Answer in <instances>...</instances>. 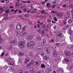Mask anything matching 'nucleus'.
Segmentation results:
<instances>
[{
  "instance_id": "47",
  "label": "nucleus",
  "mask_w": 73,
  "mask_h": 73,
  "mask_svg": "<svg viewBox=\"0 0 73 73\" xmlns=\"http://www.w3.org/2000/svg\"><path fill=\"white\" fill-rule=\"evenodd\" d=\"M60 70H61L62 72H64V70H63V69H62V68H60L59 69Z\"/></svg>"
},
{
  "instance_id": "50",
  "label": "nucleus",
  "mask_w": 73,
  "mask_h": 73,
  "mask_svg": "<svg viewBox=\"0 0 73 73\" xmlns=\"http://www.w3.org/2000/svg\"><path fill=\"white\" fill-rule=\"evenodd\" d=\"M44 31H48V29H46V28H44Z\"/></svg>"
},
{
  "instance_id": "37",
  "label": "nucleus",
  "mask_w": 73,
  "mask_h": 73,
  "mask_svg": "<svg viewBox=\"0 0 73 73\" xmlns=\"http://www.w3.org/2000/svg\"><path fill=\"white\" fill-rule=\"evenodd\" d=\"M37 32H38L39 34H40V33H41V30H40V29H39L37 30Z\"/></svg>"
},
{
  "instance_id": "34",
  "label": "nucleus",
  "mask_w": 73,
  "mask_h": 73,
  "mask_svg": "<svg viewBox=\"0 0 73 73\" xmlns=\"http://www.w3.org/2000/svg\"><path fill=\"white\" fill-rule=\"evenodd\" d=\"M56 45L57 46H60V43H57L56 44Z\"/></svg>"
},
{
  "instance_id": "4",
  "label": "nucleus",
  "mask_w": 73,
  "mask_h": 73,
  "mask_svg": "<svg viewBox=\"0 0 73 73\" xmlns=\"http://www.w3.org/2000/svg\"><path fill=\"white\" fill-rule=\"evenodd\" d=\"M16 28L18 30H20L21 29V26L20 25V23H18L16 27Z\"/></svg>"
},
{
  "instance_id": "53",
  "label": "nucleus",
  "mask_w": 73,
  "mask_h": 73,
  "mask_svg": "<svg viewBox=\"0 0 73 73\" xmlns=\"http://www.w3.org/2000/svg\"><path fill=\"white\" fill-rule=\"evenodd\" d=\"M22 3H27V1H22Z\"/></svg>"
},
{
  "instance_id": "60",
  "label": "nucleus",
  "mask_w": 73,
  "mask_h": 73,
  "mask_svg": "<svg viewBox=\"0 0 73 73\" xmlns=\"http://www.w3.org/2000/svg\"><path fill=\"white\" fill-rule=\"evenodd\" d=\"M44 50L45 51H46V50L47 51V50H48L47 49V48H44Z\"/></svg>"
},
{
  "instance_id": "56",
  "label": "nucleus",
  "mask_w": 73,
  "mask_h": 73,
  "mask_svg": "<svg viewBox=\"0 0 73 73\" xmlns=\"http://www.w3.org/2000/svg\"><path fill=\"white\" fill-rule=\"evenodd\" d=\"M10 8L12 9V8H14V7L13 6H10Z\"/></svg>"
},
{
  "instance_id": "13",
  "label": "nucleus",
  "mask_w": 73,
  "mask_h": 73,
  "mask_svg": "<svg viewBox=\"0 0 73 73\" xmlns=\"http://www.w3.org/2000/svg\"><path fill=\"white\" fill-rule=\"evenodd\" d=\"M44 59L45 60H48V59H49V57H47L46 56H44Z\"/></svg>"
},
{
  "instance_id": "33",
  "label": "nucleus",
  "mask_w": 73,
  "mask_h": 73,
  "mask_svg": "<svg viewBox=\"0 0 73 73\" xmlns=\"http://www.w3.org/2000/svg\"><path fill=\"white\" fill-rule=\"evenodd\" d=\"M29 16V15L28 14H25V17H28Z\"/></svg>"
},
{
  "instance_id": "27",
  "label": "nucleus",
  "mask_w": 73,
  "mask_h": 73,
  "mask_svg": "<svg viewBox=\"0 0 73 73\" xmlns=\"http://www.w3.org/2000/svg\"><path fill=\"white\" fill-rule=\"evenodd\" d=\"M27 46L28 47H29V46H31L30 42H29L27 44Z\"/></svg>"
},
{
  "instance_id": "42",
  "label": "nucleus",
  "mask_w": 73,
  "mask_h": 73,
  "mask_svg": "<svg viewBox=\"0 0 73 73\" xmlns=\"http://www.w3.org/2000/svg\"><path fill=\"white\" fill-rule=\"evenodd\" d=\"M19 17H21V19H22V20H24V17H23V16H19Z\"/></svg>"
},
{
  "instance_id": "64",
  "label": "nucleus",
  "mask_w": 73,
  "mask_h": 73,
  "mask_svg": "<svg viewBox=\"0 0 73 73\" xmlns=\"http://www.w3.org/2000/svg\"><path fill=\"white\" fill-rule=\"evenodd\" d=\"M63 8H65V7H66V5H63Z\"/></svg>"
},
{
  "instance_id": "63",
  "label": "nucleus",
  "mask_w": 73,
  "mask_h": 73,
  "mask_svg": "<svg viewBox=\"0 0 73 73\" xmlns=\"http://www.w3.org/2000/svg\"><path fill=\"white\" fill-rule=\"evenodd\" d=\"M19 13H22V11L21 10H20L19 11Z\"/></svg>"
},
{
  "instance_id": "45",
  "label": "nucleus",
  "mask_w": 73,
  "mask_h": 73,
  "mask_svg": "<svg viewBox=\"0 0 73 73\" xmlns=\"http://www.w3.org/2000/svg\"><path fill=\"white\" fill-rule=\"evenodd\" d=\"M69 17H67L65 18V20L66 21L67 20H68V19H69Z\"/></svg>"
},
{
  "instance_id": "32",
  "label": "nucleus",
  "mask_w": 73,
  "mask_h": 73,
  "mask_svg": "<svg viewBox=\"0 0 73 73\" xmlns=\"http://www.w3.org/2000/svg\"><path fill=\"white\" fill-rule=\"evenodd\" d=\"M63 23L64 25H65V24H66V20H64L63 21Z\"/></svg>"
},
{
  "instance_id": "3",
  "label": "nucleus",
  "mask_w": 73,
  "mask_h": 73,
  "mask_svg": "<svg viewBox=\"0 0 73 73\" xmlns=\"http://www.w3.org/2000/svg\"><path fill=\"white\" fill-rule=\"evenodd\" d=\"M63 36V34H62V33H58L57 34L56 37L57 38H58L59 37H62V36Z\"/></svg>"
},
{
  "instance_id": "29",
  "label": "nucleus",
  "mask_w": 73,
  "mask_h": 73,
  "mask_svg": "<svg viewBox=\"0 0 73 73\" xmlns=\"http://www.w3.org/2000/svg\"><path fill=\"white\" fill-rule=\"evenodd\" d=\"M50 52V49H48L47 50V53L48 54Z\"/></svg>"
},
{
  "instance_id": "19",
  "label": "nucleus",
  "mask_w": 73,
  "mask_h": 73,
  "mask_svg": "<svg viewBox=\"0 0 73 73\" xmlns=\"http://www.w3.org/2000/svg\"><path fill=\"white\" fill-rule=\"evenodd\" d=\"M59 17H62V14H60L58 13H57L56 14Z\"/></svg>"
},
{
  "instance_id": "1",
  "label": "nucleus",
  "mask_w": 73,
  "mask_h": 73,
  "mask_svg": "<svg viewBox=\"0 0 73 73\" xmlns=\"http://www.w3.org/2000/svg\"><path fill=\"white\" fill-rule=\"evenodd\" d=\"M27 26H24L22 28V32H21L20 35L21 36H25L27 35V32L26 31V28Z\"/></svg>"
},
{
  "instance_id": "48",
  "label": "nucleus",
  "mask_w": 73,
  "mask_h": 73,
  "mask_svg": "<svg viewBox=\"0 0 73 73\" xmlns=\"http://www.w3.org/2000/svg\"><path fill=\"white\" fill-rule=\"evenodd\" d=\"M4 53H5L4 52H3L2 53V54H1V57H3V56H4Z\"/></svg>"
},
{
  "instance_id": "35",
  "label": "nucleus",
  "mask_w": 73,
  "mask_h": 73,
  "mask_svg": "<svg viewBox=\"0 0 73 73\" xmlns=\"http://www.w3.org/2000/svg\"><path fill=\"white\" fill-rule=\"evenodd\" d=\"M9 11L10 10L9 9L7 10L6 11H5V13H9Z\"/></svg>"
},
{
  "instance_id": "8",
  "label": "nucleus",
  "mask_w": 73,
  "mask_h": 73,
  "mask_svg": "<svg viewBox=\"0 0 73 73\" xmlns=\"http://www.w3.org/2000/svg\"><path fill=\"white\" fill-rule=\"evenodd\" d=\"M65 60L66 62H69L71 61V58H68L67 59H65Z\"/></svg>"
},
{
  "instance_id": "30",
  "label": "nucleus",
  "mask_w": 73,
  "mask_h": 73,
  "mask_svg": "<svg viewBox=\"0 0 73 73\" xmlns=\"http://www.w3.org/2000/svg\"><path fill=\"white\" fill-rule=\"evenodd\" d=\"M33 68H31L30 70V72H33Z\"/></svg>"
},
{
  "instance_id": "9",
  "label": "nucleus",
  "mask_w": 73,
  "mask_h": 73,
  "mask_svg": "<svg viewBox=\"0 0 73 73\" xmlns=\"http://www.w3.org/2000/svg\"><path fill=\"white\" fill-rule=\"evenodd\" d=\"M30 60V59L29 58H27L25 59V61H24L25 64H27L28 61H29V60Z\"/></svg>"
},
{
  "instance_id": "26",
  "label": "nucleus",
  "mask_w": 73,
  "mask_h": 73,
  "mask_svg": "<svg viewBox=\"0 0 73 73\" xmlns=\"http://www.w3.org/2000/svg\"><path fill=\"white\" fill-rule=\"evenodd\" d=\"M23 69H20L18 72V73H23Z\"/></svg>"
},
{
  "instance_id": "28",
  "label": "nucleus",
  "mask_w": 73,
  "mask_h": 73,
  "mask_svg": "<svg viewBox=\"0 0 73 73\" xmlns=\"http://www.w3.org/2000/svg\"><path fill=\"white\" fill-rule=\"evenodd\" d=\"M19 6V5L18 4H16L15 6V8H18Z\"/></svg>"
},
{
  "instance_id": "2",
  "label": "nucleus",
  "mask_w": 73,
  "mask_h": 73,
  "mask_svg": "<svg viewBox=\"0 0 73 73\" xmlns=\"http://www.w3.org/2000/svg\"><path fill=\"white\" fill-rule=\"evenodd\" d=\"M18 46L20 48H23L25 46V43L24 42H20L18 43Z\"/></svg>"
},
{
  "instance_id": "21",
  "label": "nucleus",
  "mask_w": 73,
  "mask_h": 73,
  "mask_svg": "<svg viewBox=\"0 0 73 73\" xmlns=\"http://www.w3.org/2000/svg\"><path fill=\"white\" fill-rule=\"evenodd\" d=\"M33 65H36V64H39V62H34L33 63Z\"/></svg>"
},
{
  "instance_id": "40",
  "label": "nucleus",
  "mask_w": 73,
  "mask_h": 73,
  "mask_svg": "<svg viewBox=\"0 0 73 73\" xmlns=\"http://www.w3.org/2000/svg\"><path fill=\"white\" fill-rule=\"evenodd\" d=\"M72 33H73V31H72V30H70L69 32V34L70 35V34H72Z\"/></svg>"
},
{
  "instance_id": "38",
  "label": "nucleus",
  "mask_w": 73,
  "mask_h": 73,
  "mask_svg": "<svg viewBox=\"0 0 73 73\" xmlns=\"http://www.w3.org/2000/svg\"><path fill=\"white\" fill-rule=\"evenodd\" d=\"M37 39L38 41H40V40H41V37H38L37 38Z\"/></svg>"
},
{
  "instance_id": "22",
  "label": "nucleus",
  "mask_w": 73,
  "mask_h": 73,
  "mask_svg": "<svg viewBox=\"0 0 73 73\" xmlns=\"http://www.w3.org/2000/svg\"><path fill=\"white\" fill-rule=\"evenodd\" d=\"M41 67L42 68H45V65H44V64H42L41 65Z\"/></svg>"
},
{
  "instance_id": "20",
  "label": "nucleus",
  "mask_w": 73,
  "mask_h": 73,
  "mask_svg": "<svg viewBox=\"0 0 73 73\" xmlns=\"http://www.w3.org/2000/svg\"><path fill=\"white\" fill-rule=\"evenodd\" d=\"M73 68V66H71L69 68V71H70Z\"/></svg>"
},
{
  "instance_id": "17",
  "label": "nucleus",
  "mask_w": 73,
  "mask_h": 73,
  "mask_svg": "<svg viewBox=\"0 0 73 73\" xmlns=\"http://www.w3.org/2000/svg\"><path fill=\"white\" fill-rule=\"evenodd\" d=\"M30 42L31 46H33L35 45V42H34L31 41Z\"/></svg>"
},
{
  "instance_id": "46",
  "label": "nucleus",
  "mask_w": 73,
  "mask_h": 73,
  "mask_svg": "<svg viewBox=\"0 0 73 73\" xmlns=\"http://www.w3.org/2000/svg\"><path fill=\"white\" fill-rule=\"evenodd\" d=\"M39 8L40 9H44V7H42V6H40L39 7Z\"/></svg>"
},
{
  "instance_id": "36",
  "label": "nucleus",
  "mask_w": 73,
  "mask_h": 73,
  "mask_svg": "<svg viewBox=\"0 0 73 73\" xmlns=\"http://www.w3.org/2000/svg\"><path fill=\"white\" fill-rule=\"evenodd\" d=\"M20 56H23V55H24V53H22L20 52Z\"/></svg>"
},
{
  "instance_id": "58",
  "label": "nucleus",
  "mask_w": 73,
  "mask_h": 73,
  "mask_svg": "<svg viewBox=\"0 0 73 73\" xmlns=\"http://www.w3.org/2000/svg\"><path fill=\"white\" fill-rule=\"evenodd\" d=\"M29 24H30V25H31V24H32V22H29Z\"/></svg>"
},
{
  "instance_id": "62",
  "label": "nucleus",
  "mask_w": 73,
  "mask_h": 73,
  "mask_svg": "<svg viewBox=\"0 0 73 73\" xmlns=\"http://www.w3.org/2000/svg\"><path fill=\"white\" fill-rule=\"evenodd\" d=\"M52 23H53V24H55V23H56V22H54L53 21H52Z\"/></svg>"
},
{
  "instance_id": "24",
  "label": "nucleus",
  "mask_w": 73,
  "mask_h": 73,
  "mask_svg": "<svg viewBox=\"0 0 73 73\" xmlns=\"http://www.w3.org/2000/svg\"><path fill=\"white\" fill-rule=\"evenodd\" d=\"M51 19H48L47 20V23H51Z\"/></svg>"
},
{
  "instance_id": "55",
  "label": "nucleus",
  "mask_w": 73,
  "mask_h": 73,
  "mask_svg": "<svg viewBox=\"0 0 73 73\" xmlns=\"http://www.w3.org/2000/svg\"><path fill=\"white\" fill-rule=\"evenodd\" d=\"M45 11H42L41 13L42 14H43V13H45Z\"/></svg>"
},
{
  "instance_id": "12",
  "label": "nucleus",
  "mask_w": 73,
  "mask_h": 73,
  "mask_svg": "<svg viewBox=\"0 0 73 73\" xmlns=\"http://www.w3.org/2000/svg\"><path fill=\"white\" fill-rule=\"evenodd\" d=\"M15 70V68L14 67H10L9 69V70L10 71H13Z\"/></svg>"
},
{
  "instance_id": "25",
  "label": "nucleus",
  "mask_w": 73,
  "mask_h": 73,
  "mask_svg": "<svg viewBox=\"0 0 73 73\" xmlns=\"http://www.w3.org/2000/svg\"><path fill=\"white\" fill-rule=\"evenodd\" d=\"M54 20L55 21H58V20L57 19V18L55 17H54Z\"/></svg>"
},
{
  "instance_id": "57",
  "label": "nucleus",
  "mask_w": 73,
  "mask_h": 73,
  "mask_svg": "<svg viewBox=\"0 0 73 73\" xmlns=\"http://www.w3.org/2000/svg\"><path fill=\"white\" fill-rule=\"evenodd\" d=\"M36 13V12L34 11H33L31 12V13Z\"/></svg>"
},
{
  "instance_id": "5",
  "label": "nucleus",
  "mask_w": 73,
  "mask_h": 73,
  "mask_svg": "<svg viewBox=\"0 0 73 73\" xmlns=\"http://www.w3.org/2000/svg\"><path fill=\"white\" fill-rule=\"evenodd\" d=\"M65 53L66 54V56H70V54H71V52L68 51H66L65 52Z\"/></svg>"
},
{
  "instance_id": "44",
  "label": "nucleus",
  "mask_w": 73,
  "mask_h": 73,
  "mask_svg": "<svg viewBox=\"0 0 73 73\" xmlns=\"http://www.w3.org/2000/svg\"><path fill=\"white\" fill-rule=\"evenodd\" d=\"M47 70H48V71H49V72H50V71H51V70H52L51 69V68H48V69H47Z\"/></svg>"
},
{
  "instance_id": "52",
  "label": "nucleus",
  "mask_w": 73,
  "mask_h": 73,
  "mask_svg": "<svg viewBox=\"0 0 73 73\" xmlns=\"http://www.w3.org/2000/svg\"><path fill=\"white\" fill-rule=\"evenodd\" d=\"M40 73H44V71L42 70L39 71Z\"/></svg>"
},
{
  "instance_id": "11",
  "label": "nucleus",
  "mask_w": 73,
  "mask_h": 73,
  "mask_svg": "<svg viewBox=\"0 0 73 73\" xmlns=\"http://www.w3.org/2000/svg\"><path fill=\"white\" fill-rule=\"evenodd\" d=\"M60 59V56L57 57L55 59L56 62H57V61H58Z\"/></svg>"
},
{
  "instance_id": "18",
  "label": "nucleus",
  "mask_w": 73,
  "mask_h": 73,
  "mask_svg": "<svg viewBox=\"0 0 73 73\" xmlns=\"http://www.w3.org/2000/svg\"><path fill=\"white\" fill-rule=\"evenodd\" d=\"M0 9H1L0 13H3V12H4V11L3 10V9L1 8V7H0Z\"/></svg>"
},
{
  "instance_id": "59",
  "label": "nucleus",
  "mask_w": 73,
  "mask_h": 73,
  "mask_svg": "<svg viewBox=\"0 0 73 73\" xmlns=\"http://www.w3.org/2000/svg\"><path fill=\"white\" fill-rule=\"evenodd\" d=\"M23 12H25L27 11L26 10V9H24L23 10Z\"/></svg>"
},
{
  "instance_id": "6",
  "label": "nucleus",
  "mask_w": 73,
  "mask_h": 73,
  "mask_svg": "<svg viewBox=\"0 0 73 73\" xmlns=\"http://www.w3.org/2000/svg\"><path fill=\"white\" fill-rule=\"evenodd\" d=\"M10 43V44H13V43H14V45H16L17 44V41L16 40H14L13 41H11Z\"/></svg>"
},
{
  "instance_id": "49",
  "label": "nucleus",
  "mask_w": 73,
  "mask_h": 73,
  "mask_svg": "<svg viewBox=\"0 0 73 73\" xmlns=\"http://www.w3.org/2000/svg\"><path fill=\"white\" fill-rule=\"evenodd\" d=\"M66 14L67 15H69L70 14V12H68L66 13Z\"/></svg>"
},
{
  "instance_id": "41",
  "label": "nucleus",
  "mask_w": 73,
  "mask_h": 73,
  "mask_svg": "<svg viewBox=\"0 0 73 73\" xmlns=\"http://www.w3.org/2000/svg\"><path fill=\"white\" fill-rule=\"evenodd\" d=\"M50 5V3H48L46 4V6L47 7H49V5Z\"/></svg>"
},
{
  "instance_id": "61",
  "label": "nucleus",
  "mask_w": 73,
  "mask_h": 73,
  "mask_svg": "<svg viewBox=\"0 0 73 73\" xmlns=\"http://www.w3.org/2000/svg\"><path fill=\"white\" fill-rule=\"evenodd\" d=\"M55 5H53L52 6V8H54L55 7Z\"/></svg>"
},
{
  "instance_id": "16",
  "label": "nucleus",
  "mask_w": 73,
  "mask_h": 73,
  "mask_svg": "<svg viewBox=\"0 0 73 73\" xmlns=\"http://www.w3.org/2000/svg\"><path fill=\"white\" fill-rule=\"evenodd\" d=\"M57 56V53H56V52H54L53 54V56H54V57H56Z\"/></svg>"
},
{
  "instance_id": "10",
  "label": "nucleus",
  "mask_w": 73,
  "mask_h": 73,
  "mask_svg": "<svg viewBox=\"0 0 73 73\" xmlns=\"http://www.w3.org/2000/svg\"><path fill=\"white\" fill-rule=\"evenodd\" d=\"M45 43H46V40L44 39L43 42L41 43V45L42 46H44L45 45Z\"/></svg>"
},
{
  "instance_id": "23",
  "label": "nucleus",
  "mask_w": 73,
  "mask_h": 73,
  "mask_svg": "<svg viewBox=\"0 0 73 73\" xmlns=\"http://www.w3.org/2000/svg\"><path fill=\"white\" fill-rule=\"evenodd\" d=\"M72 20L70 19H69L68 21V22L69 24H71V23H72Z\"/></svg>"
},
{
  "instance_id": "39",
  "label": "nucleus",
  "mask_w": 73,
  "mask_h": 73,
  "mask_svg": "<svg viewBox=\"0 0 73 73\" xmlns=\"http://www.w3.org/2000/svg\"><path fill=\"white\" fill-rule=\"evenodd\" d=\"M19 11L18 9H16L14 11V13H16Z\"/></svg>"
},
{
  "instance_id": "51",
  "label": "nucleus",
  "mask_w": 73,
  "mask_h": 73,
  "mask_svg": "<svg viewBox=\"0 0 73 73\" xmlns=\"http://www.w3.org/2000/svg\"><path fill=\"white\" fill-rule=\"evenodd\" d=\"M49 71H48V70L47 69L46 70V71L45 72V73H49Z\"/></svg>"
},
{
  "instance_id": "43",
  "label": "nucleus",
  "mask_w": 73,
  "mask_h": 73,
  "mask_svg": "<svg viewBox=\"0 0 73 73\" xmlns=\"http://www.w3.org/2000/svg\"><path fill=\"white\" fill-rule=\"evenodd\" d=\"M54 1L52 2V3L54 4H56V3H57V2L56 1H57L54 0Z\"/></svg>"
},
{
  "instance_id": "54",
  "label": "nucleus",
  "mask_w": 73,
  "mask_h": 73,
  "mask_svg": "<svg viewBox=\"0 0 73 73\" xmlns=\"http://www.w3.org/2000/svg\"><path fill=\"white\" fill-rule=\"evenodd\" d=\"M41 56H44V53H41Z\"/></svg>"
},
{
  "instance_id": "31",
  "label": "nucleus",
  "mask_w": 73,
  "mask_h": 73,
  "mask_svg": "<svg viewBox=\"0 0 73 73\" xmlns=\"http://www.w3.org/2000/svg\"><path fill=\"white\" fill-rule=\"evenodd\" d=\"M45 31H44L42 30L41 33V35H44V34H45Z\"/></svg>"
},
{
  "instance_id": "7",
  "label": "nucleus",
  "mask_w": 73,
  "mask_h": 73,
  "mask_svg": "<svg viewBox=\"0 0 73 73\" xmlns=\"http://www.w3.org/2000/svg\"><path fill=\"white\" fill-rule=\"evenodd\" d=\"M33 64L32 62L29 64H28L26 65V67L28 69H29L31 67V64Z\"/></svg>"
},
{
  "instance_id": "15",
  "label": "nucleus",
  "mask_w": 73,
  "mask_h": 73,
  "mask_svg": "<svg viewBox=\"0 0 73 73\" xmlns=\"http://www.w3.org/2000/svg\"><path fill=\"white\" fill-rule=\"evenodd\" d=\"M14 63L13 62H8V65H13Z\"/></svg>"
},
{
  "instance_id": "14",
  "label": "nucleus",
  "mask_w": 73,
  "mask_h": 73,
  "mask_svg": "<svg viewBox=\"0 0 73 73\" xmlns=\"http://www.w3.org/2000/svg\"><path fill=\"white\" fill-rule=\"evenodd\" d=\"M29 39L30 40H32V39H33V36H29L28 37Z\"/></svg>"
}]
</instances>
